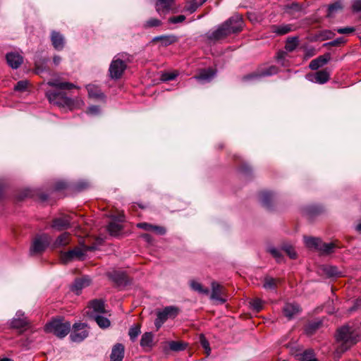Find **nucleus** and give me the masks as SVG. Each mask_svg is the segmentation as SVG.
Wrapping results in <instances>:
<instances>
[{
    "mask_svg": "<svg viewBox=\"0 0 361 361\" xmlns=\"http://www.w3.org/2000/svg\"><path fill=\"white\" fill-rule=\"evenodd\" d=\"M47 85L50 87L56 88V90L46 91V97L51 104L59 106L68 107L71 109L74 105V101L66 96L63 92L59 91L63 90H71L75 88L76 86L69 82H59V80H50L47 82Z\"/></svg>",
    "mask_w": 361,
    "mask_h": 361,
    "instance_id": "f257e3e1",
    "label": "nucleus"
},
{
    "mask_svg": "<svg viewBox=\"0 0 361 361\" xmlns=\"http://www.w3.org/2000/svg\"><path fill=\"white\" fill-rule=\"evenodd\" d=\"M336 337L339 343L336 353L341 354L357 343L359 333L352 326H344L338 329Z\"/></svg>",
    "mask_w": 361,
    "mask_h": 361,
    "instance_id": "f03ea898",
    "label": "nucleus"
},
{
    "mask_svg": "<svg viewBox=\"0 0 361 361\" xmlns=\"http://www.w3.org/2000/svg\"><path fill=\"white\" fill-rule=\"evenodd\" d=\"M133 61V56L127 53H120L116 55L111 61L109 72L111 79H120L127 68L128 64Z\"/></svg>",
    "mask_w": 361,
    "mask_h": 361,
    "instance_id": "7ed1b4c3",
    "label": "nucleus"
},
{
    "mask_svg": "<svg viewBox=\"0 0 361 361\" xmlns=\"http://www.w3.org/2000/svg\"><path fill=\"white\" fill-rule=\"evenodd\" d=\"M71 326L69 322L55 319L46 325V331L53 333L57 337L63 338L70 332Z\"/></svg>",
    "mask_w": 361,
    "mask_h": 361,
    "instance_id": "20e7f679",
    "label": "nucleus"
},
{
    "mask_svg": "<svg viewBox=\"0 0 361 361\" xmlns=\"http://www.w3.org/2000/svg\"><path fill=\"white\" fill-rule=\"evenodd\" d=\"M50 242L48 235H37L32 240V245L30 249V255L40 254L43 252L47 247Z\"/></svg>",
    "mask_w": 361,
    "mask_h": 361,
    "instance_id": "39448f33",
    "label": "nucleus"
},
{
    "mask_svg": "<svg viewBox=\"0 0 361 361\" xmlns=\"http://www.w3.org/2000/svg\"><path fill=\"white\" fill-rule=\"evenodd\" d=\"M93 246H84V250L80 247H75L74 249L61 253V260L63 263L67 264L73 259L78 258L80 259L84 255V251H92L94 250Z\"/></svg>",
    "mask_w": 361,
    "mask_h": 361,
    "instance_id": "423d86ee",
    "label": "nucleus"
},
{
    "mask_svg": "<svg viewBox=\"0 0 361 361\" xmlns=\"http://www.w3.org/2000/svg\"><path fill=\"white\" fill-rule=\"evenodd\" d=\"M87 325L85 323H75L73 326V331L71 334V338L74 342H81L88 336Z\"/></svg>",
    "mask_w": 361,
    "mask_h": 361,
    "instance_id": "0eeeda50",
    "label": "nucleus"
},
{
    "mask_svg": "<svg viewBox=\"0 0 361 361\" xmlns=\"http://www.w3.org/2000/svg\"><path fill=\"white\" fill-rule=\"evenodd\" d=\"M109 279L118 287L126 286L130 283L129 277L127 274L121 271H112L106 274Z\"/></svg>",
    "mask_w": 361,
    "mask_h": 361,
    "instance_id": "6e6552de",
    "label": "nucleus"
},
{
    "mask_svg": "<svg viewBox=\"0 0 361 361\" xmlns=\"http://www.w3.org/2000/svg\"><path fill=\"white\" fill-rule=\"evenodd\" d=\"M231 35L225 22L221 24L216 30L207 33V39L210 41H218L223 39Z\"/></svg>",
    "mask_w": 361,
    "mask_h": 361,
    "instance_id": "1a4fd4ad",
    "label": "nucleus"
},
{
    "mask_svg": "<svg viewBox=\"0 0 361 361\" xmlns=\"http://www.w3.org/2000/svg\"><path fill=\"white\" fill-rule=\"evenodd\" d=\"M307 78L312 82L324 84L330 79V71L327 68L322 69L315 73L307 74Z\"/></svg>",
    "mask_w": 361,
    "mask_h": 361,
    "instance_id": "9d476101",
    "label": "nucleus"
},
{
    "mask_svg": "<svg viewBox=\"0 0 361 361\" xmlns=\"http://www.w3.org/2000/svg\"><path fill=\"white\" fill-rule=\"evenodd\" d=\"M211 299L216 301L217 304H224L227 300L224 287L215 281L212 283Z\"/></svg>",
    "mask_w": 361,
    "mask_h": 361,
    "instance_id": "9b49d317",
    "label": "nucleus"
},
{
    "mask_svg": "<svg viewBox=\"0 0 361 361\" xmlns=\"http://www.w3.org/2000/svg\"><path fill=\"white\" fill-rule=\"evenodd\" d=\"M227 23L228 30L231 34L237 33L243 30V17L238 14H235L225 21Z\"/></svg>",
    "mask_w": 361,
    "mask_h": 361,
    "instance_id": "f8f14e48",
    "label": "nucleus"
},
{
    "mask_svg": "<svg viewBox=\"0 0 361 361\" xmlns=\"http://www.w3.org/2000/svg\"><path fill=\"white\" fill-rule=\"evenodd\" d=\"M71 218L68 215H63L52 221L51 227L57 231L66 230L70 227Z\"/></svg>",
    "mask_w": 361,
    "mask_h": 361,
    "instance_id": "ddd939ff",
    "label": "nucleus"
},
{
    "mask_svg": "<svg viewBox=\"0 0 361 361\" xmlns=\"http://www.w3.org/2000/svg\"><path fill=\"white\" fill-rule=\"evenodd\" d=\"M216 70L212 68L200 70L199 73L194 78L199 81L210 82L216 75Z\"/></svg>",
    "mask_w": 361,
    "mask_h": 361,
    "instance_id": "4468645a",
    "label": "nucleus"
},
{
    "mask_svg": "<svg viewBox=\"0 0 361 361\" xmlns=\"http://www.w3.org/2000/svg\"><path fill=\"white\" fill-rule=\"evenodd\" d=\"M51 42L54 48L61 51L65 46V38L62 34L57 31H52L51 33Z\"/></svg>",
    "mask_w": 361,
    "mask_h": 361,
    "instance_id": "2eb2a0df",
    "label": "nucleus"
},
{
    "mask_svg": "<svg viewBox=\"0 0 361 361\" xmlns=\"http://www.w3.org/2000/svg\"><path fill=\"white\" fill-rule=\"evenodd\" d=\"M301 311L300 307L296 303H286L283 307V313L288 319H291L293 317L299 314Z\"/></svg>",
    "mask_w": 361,
    "mask_h": 361,
    "instance_id": "dca6fc26",
    "label": "nucleus"
},
{
    "mask_svg": "<svg viewBox=\"0 0 361 361\" xmlns=\"http://www.w3.org/2000/svg\"><path fill=\"white\" fill-rule=\"evenodd\" d=\"M8 64L14 69L18 68L23 62V56L18 53L10 52L6 56Z\"/></svg>",
    "mask_w": 361,
    "mask_h": 361,
    "instance_id": "f3484780",
    "label": "nucleus"
},
{
    "mask_svg": "<svg viewBox=\"0 0 361 361\" xmlns=\"http://www.w3.org/2000/svg\"><path fill=\"white\" fill-rule=\"evenodd\" d=\"M27 325V319L24 317V314L20 311L16 313V317H14L11 322V327L16 329H25Z\"/></svg>",
    "mask_w": 361,
    "mask_h": 361,
    "instance_id": "a211bd4d",
    "label": "nucleus"
},
{
    "mask_svg": "<svg viewBox=\"0 0 361 361\" xmlns=\"http://www.w3.org/2000/svg\"><path fill=\"white\" fill-rule=\"evenodd\" d=\"M90 284V279L87 276H85L75 280L73 284L71 286V290L77 295H79L81 290L83 288L88 286Z\"/></svg>",
    "mask_w": 361,
    "mask_h": 361,
    "instance_id": "6ab92c4d",
    "label": "nucleus"
},
{
    "mask_svg": "<svg viewBox=\"0 0 361 361\" xmlns=\"http://www.w3.org/2000/svg\"><path fill=\"white\" fill-rule=\"evenodd\" d=\"M124 346L121 343L114 345L110 355L111 361H122L124 357Z\"/></svg>",
    "mask_w": 361,
    "mask_h": 361,
    "instance_id": "aec40b11",
    "label": "nucleus"
},
{
    "mask_svg": "<svg viewBox=\"0 0 361 361\" xmlns=\"http://www.w3.org/2000/svg\"><path fill=\"white\" fill-rule=\"evenodd\" d=\"M161 42L164 47L169 46L178 41V37L174 35H160L153 38L152 42Z\"/></svg>",
    "mask_w": 361,
    "mask_h": 361,
    "instance_id": "412c9836",
    "label": "nucleus"
},
{
    "mask_svg": "<svg viewBox=\"0 0 361 361\" xmlns=\"http://www.w3.org/2000/svg\"><path fill=\"white\" fill-rule=\"evenodd\" d=\"M330 59L329 54L319 56L315 59H313L309 65L310 69L316 71L320 67H322L328 63Z\"/></svg>",
    "mask_w": 361,
    "mask_h": 361,
    "instance_id": "4be33fe9",
    "label": "nucleus"
},
{
    "mask_svg": "<svg viewBox=\"0 0 361 361\" xmlns=\"http://www.w3.org/2000/svg\"><path fill=\"white\" fill-rule=\"evenodd\" d=\"M174 0H156L155 7L159 13H167L171 9Z\"/></svg>",
    "mask_w": 361,
    "mask_h": 361,
    "instance_id": "5701e85b",
    "label": "nucleus"
},
{
    "mask_svg": "<svg viewBox=\"0 0 361 361\" xmlns=\"http://www.w3.org/2000/svg\"><path fill=\"white\" fill-rule=\"evenodd\" d=\"M294 30L293 25L290 24H285L280 25H272L271 30L273 32L276 33L278 35H283L289 33L290 32Z\"/></svg>",
    "mask_w": 361,
    "mask_h": 361,
    "instance_id": "b1692460",
    "label": "nucleus"
},
{
    "mask_svg": "<svg viewBox=\"0 0 361 361\" xmlns=\"http://www.w3.org/2000/svg\"><path fill=\"white\" fill-rule=\"evenodd\" d=\"M259 72H260L261 76L267 77L276 74L279 72V68L276 66H263L258 68Z\"/></svg>",
    "mask_w": 361,
    "mask_h": 361,
    "instance_id": "393cba45",
    "label": "nucleus"
},
{
    "mask_svg": "<svg viewBox=\"0 0 361 361\" xmlns=\"http://www.w3.org/2000/svg\"><path fill=\"white\" fill-rule=\"evenodd\" d=\"M260 201L262 204L267 207L269 208L271 206V202L274 200V195L269 191H263L260 194Z\"/></svg>",
    "mask_w": 361,
    "mask_h": 361,
    "instance_id": "a878e982",
    "label": "nucleus"
},
{
    "mask_svg": "<svg viewBox=\"0 0 361 361\" xmlns=\"http://www.w3.org/2000/svg\"><path fill=\"white\" fill-rule=\"evenodd\" d=\"M336 247L338 246L335 243H326L321 240L318 250L322 254L328 255L334 252Z\"/></svg>",
    "mask_w": 361,
    "mask_h": 361,
    "instance_id": "bb28decb",
    "label": "nucleus"
},
{
    "mask_svg": "<svg viewBox=\"0 0 361 361\" xmlns=\"http://www.w3.org/2000/svg\"><path fill=\"white\" fill-rule=\"evenodd\" d=\"M87 89L88 91V94L90 97L95 99H102L104 97V95L101 90L94 85H87Z\"/></svg>",
    "mask_w": 361,
    "mask_h": 361,
    "instance_id": "cd10ccee",
    "label": "nucleus"
},
{
    "mask_svg": "<svg viewBox=\"0 0 361 361\" xmlns=\"http://www.w3.org/2000/svg\"><path fill=\"white\" fill-rule=\"evenodd\" d=\"M169 346L171 350L178 352L185 350L188 346V343L183 341H172L169 342Z\"/></svg>",
    "mask_w": 361,
    "mask_h": 361,
    "instance_id": "c85d7f7f",
    "label": "nucleus"
},
{
    "mask_svg": "<svg viewBox=\"0 0 361 361\" xmlns=\"http://www.w3.org/2000/svg\"><path fill=\"white\" fill-rule=\"evenodd\" d=\"M90 307L97 313H105L104 302L102 300H93L90 302Z\"/></svg>",
    "mask_w": 361,
    "mask_h": 361,
    "instance_id": "c756f323",
    "label": "nucleus"
},
{
    "mask_svg": "<svg viewBox=\"0 0 361 361\" xmlns=\"http://www.w3.org/2000/svg\"><path fill=\"white\" fill-rule=\"evenodd\" d=\"M153 343V334L151 332H145L141 338L140 345L142 348H151Z\"/></svg>",
    "mask_w": 361,
    "mask_h": 361,
    "instance_id": "7c9ffc66",
    "label": "nucleus"
},
{
    "mask_svg": "<svg viewBox=\"0 0 361 361\" xmlns=\"http://www.w3.org/2000/svg\"><path fill=\"white\" fill-rule=\"evenodd\" d=\"M304 241L307 247L318 250L321 240L317 238L305 236Z\"/></svg>",
    "mask_w": 361,
    "mask_h": 361,
    "instance_id": "2f4dec72",
    "label": "nucleus"
},
{
    "mask_svg": "<svg viewBox=\"0 0 361 361\" xmlns=\"http://www.w3.org/2000/svg\"><path fill=\"white\" fill-rule=\"evenodd\" d=\"M279 283V279L266 276L264 279L263 287L266 289L275 290Z\"/></svg>",
    "mask_w": 361,
    "mask_h": 361,
    "instance_id": "473e14b6",
    "label": "nucleus"
},
{
    "mask_svg": "<svg viewBox=\"0 0 361 361\" xmlns=\"http://www.w3.org/2000/svg\"><path fill=\"white\" fill-rule=\"evenodd\" d=\"M190 286L193 290L201 294L208 295L209 293V290L207 288H204L200 283L194 280L190 281Z\"/></svg>",
    "mask_w": 361,
    "mask_h": 361,
    "instance_id": "72a5a7b5",
    "label": "nucleus"
},
{
    "mask_svg": "<svg viewBox=\"0 0 361 361\" xmlns=\"http://www.w3.org/2000/svg\"><path fill=\"white\" fill-rule=\"evenodd\" d=\"M299 39L298 37H288L286 40L285 49L286 51L291 52L294 51L298 47Z\"/></svg>",
    "mask_w": 361,
    "mask_h": 361,
    "instance_id": "f704fd0d",
    "label": "nucleus"
},
{
    "mask_svg": "<svg viewBox=\"0 0 361 361\" xmlns=\"http://www.w3.org/2000/svg\"><path fill=\"white\" fill-rule=\"evenodd\" d=\"M122 228L123 226L116 222H111L107 227L108 231L113 236H118L121 232Z\"/></svg>",
    "mask_w": 361,
    "mask_h": 361,
    "instance_id": "c9c22d12",
    "label": "nucleus"
},
{
    "mask_svg": "<svg viewBox=\"0 0 361 361\" xmlns=\"http://www.w3.org/2000/svg\"><path fill=\"white\" fill-rule=\"evenodd\" d=\"M323 270L329 277H338L341 276V271L334 266H326Z\"/></svg>",
    "mask_w": 361,
    "mask_h": 361,
    "instance_id": "e433bc0d",
    "label": "nucleus"
},
{
    "mask_svg": "<svg viewBox=\"0 0 361 361\" xmlns=\"http://www.w3.org/2000/svg\"><path fill=\"white\" fill-rule=\"evenodd\" d=\"M300 361H318L314 351L311 349L305 350L300 357Z\"/></svg>",
    "mask_w": 361,
    "mask_h": 361,
    "instance_id": "4c0bfd02",
    "label": "nucleus"
},
{
    "mask_svg": "<svg viewBox=\"0 0 361 361\" xmlns=\"http://www.w3.org/2000/svg\"><path fill=\"white\" fill-rule=\"evenodd\" d=\"M199 7L200 5L196 0H188L184 6L183 11L189 13H193Z\"/></svg>",
    "mask_w": 361,
    "mask_h": 361,
    "instance_id": "58836bf2",
    "label": "nucleus"
},
{
    "mask_svg": "<svg viewBox=\"0 0 361 361\" xmlns=\"http://www.w3.org/2000/svg\"><path fill=\"white\" fill-rule=\"evenodd\" d=\"M94 321L97 322L98 326L102 329H106L111 324L109 319L102 315H95Z\"/></svg>",
    "mask_w": 361,
    "mask_h": 361,
    "instance_id": "ea45409f",
    "label": "nucleus"
},
{
    "mask_svg": "<svg viewBox=\"0 0 361 361\" xmlns=\"http://www.w3.org/2000/svg\"><path fill=\"white\" fill-rule=\"evenodd\" d=\"M70 242V235L68 233H63L60 235L55 241L56 246H65Z\"/></svg>",
    "mask_w": 361,
    "mask_h": 361,
    "instance_id": "a19ab883",
    "label": "nucleus"
},
{
    "mask_svg": "<svg viewBox=\"0 0 361 361\" xmlns=\"http://www.w3.org/2000/svg\"><path fill=\"white\" fill-rule=\"evenodd\" d=\"M163 311L164 312L166 317L169 318H175L179 313L180 310L177 307L174 306H168L166 307Z\"/></svg>",
    "mask_w": 361,
    "mask_h": 361,
    "instance_id": "79ce46f5",
    "label": "nucleus"
},
{
    "mask_svg": "<svg viewBox=\"0 0 361 361\" xmlns=\"http://www.w3.org/2000/svg\"><path fill=\"white\" fill-rule=\"evenodd\" d=\"M261 78H262V76H261L260 72H259V70L257 68L255 71L243 75L241 78V80L243 82H249V81H252V80H259Z\"/></svg>",
    "mask_w": 361,
    "mask_h": 361,
    "instance_id": "37998d69",
    "label": "nucleus"
},
{
    "mask_svg": "<svg viewBox=\"0 0 361 361\" xmlns=\"http://www.w3.org/2000/svg\"><path fill=\"white\" fill-rule=\"evenodd\" d=\"M140 324H135L129 329L128 335L132 341H135L140 334Z\"/></svg>",
    "mask_w": 361,
    "mask_h": 361,
    "instance_id": "c03bdc74",
    "label": "nucleus"
},
{
    "mask_svg": "<svg viewBox=\"0 0 361 361\" xmlns=\"http://www.w3.org/2000/svg\"><path fill=\"white\" fill-rule=\"evenodd\" d=\"M200 343L202 347L205 350V352L207 354V355H209V353L211 352L209 343L204 334L200 335Z\"/></svg>",
    "mask_w": 361,
    "mask_h": 361,
    "instance_id": "a18cd8bd",
    "label": "nucleus"
},
{
    "mask_svg": "<svg viewBox=\"0 0 361 361\" xmlns=\"http://www.w3.org/2000/svg\"><path fill=\"white\" fill-rule=\"evenodd\" d=\"M263 304V301L259 298H255L250 302L252 309L257 312H259L262 310Z\"/></svg>",
    "mask_w": 361,
    "mask_h": 361,
    "instance_id": "49530a36",
    "label": "nucleus"
},
{
    "mask_svg": "<svg viewBox=\"0 0 361 361\" xmlns=\"http://www.w3.org/2000/svg\"><path fill=\"white\" fill-rule=\"evenodd\" d=\"M321 326L320 322H314L310 323L305 328V331L307 334H312Z\"/></svg>",
    "mask_w": 361,
    "mask_h": 361,
    "instance_id": "de8ad7c7",
    "label": "nucleus"
},
{
    "mask_svg": "<svg viewBox=\"0 0 361 361\" xmlns=\"http://www.w3.org/2000/svg\"><path fill=\"white\" fill-rule=\"evenodd\" d=\"M342 8L341 5L339 2H335L332 4H330L328 7V16H331L335 13L338 12L339 10Z\"/></svg>",
    "mask_w": 361,
    "mask_h": 361,
    "instance_id": "09e8293b",
    "label": "nucleus"
},
{
    "mask_svg": "<svg viewBox=\"0 0 361 361\" xmlns=\"http://www.w3.org/2000/svg\"><path fill=\"white\" fill-rule=\"evenodd\" d=\"M161 25V21L160 20L157 18H150L145 23L144 27L145 28H149L153 27H159Z\"/></svg>",
    "mask_w": 361,
    "mask_h": 361,
    "instance_id": "8fccbe9b",
    "label": "nucleus"
},
{
    "mask_svg": "<svg viewBox=\"0 0 361 361\" xmlns=\"http://www.w3.org/2000/svg\"><path fill=\"white\" fill-rule=\"evenodd\" d=\"M287 9L292 10L295 12H299L305 8V6L303 4H300L298 2H293L290 4H288L286 6Z\"/></svg>",
    "mask_w": 361,
    "mask_h": 361,
    "instance_id": "3c124183",
    "label": "nucleus"
},
{
    "mask_svg": "<svg viewBox=\"0 0 361 361\" xmlns=\"http://www.w3.org/2000/svg\"><path fill=\"white\" fill-rule=\"evenodd\" d=\"M268 251L272 255V256L277 260L278 262H280L283 259V255L281 251L276 248L270 247L269 248Z\"/></svg>",
    "mask_w": 361,
    "mask_h": 361,
    "instance_id": "603ef678",
    "label": "nucleus"
},
{
    "mask_svg": "<svg viewBox=\"0 0 361 361\" xmlns=\"http://www.w3.org/2000/svg\"><path fill=\"white\" fill-rule=\"evenodd\" d=\"M27 85H28L27 80H20L15 85L14 90L16 91L23 92L27 89Z\"/></svg>",
    "mask_w": 361,
    "mask_h": 361,
    "instance_id": "864d4df0",
    "label": "nucleus"
},
{
    "mask_svg": "<svg viewBox=\"0 0 361 361\" xmlns=\"http://www.w3.org/2000/svg\"><path fill=\"white\" fill-rule=\"evenodd\" d=\"M283 250H285L286 254L290 257V259H295L297 257V254L292 246H285L283 247Z\"/></svg>",
    "mask_w": 361,
    "mask_h": 361,
    "instance_id": "5fc2aeb1",
    "label": "nucleus"
},
{
    "mask_svg": "<svg viewBox=\"0 0 361 361\" xmlns=\"http://www.w3.org/2000/svg\"><path fill=\"white\" fill-rule=\"evenodd\" d=\"M177 75L176 73H164L161 75V79L163 81H170L174 80Z\"/></svg>",
    "mask_w": 361,
    "mask_h": 361,
    "instance_id": "6e6d98bb",
    "label": "nucleus"
},
{
    "mask_svg": "<svg viewBox=\"0 0 361 361\" xmlns=\"http://www.w3.org/2000/svg\"><path fill=\"white\" fill-rule=\"evenodd\" d=\"M185 20V16L183 15H180L177 16H172L169 18V22L170 23L176 24L178 23H182Z\"/></svg>",
    "mask_w": 361,
    "mask_h": 361,
    "instance_id": "4d7b16f0",
    "label": "nucleus"
},
{
    "mask_svg": "<svg viewBox=\"0 0 361 361\" xmlns=\"http://www.w3.org/2000/svg\"><path fill=\"white\" fill-rule=\"evenodd\" d=\"M334 35L335 34L333 32L327 30L322 31L319 35L323 40L331 39Z\"/></svg>",
    "mask_w": 361,
    "mask_h": 361,
    "instance_id": "13d9d810",
    "label": "nucleus"
},
{
    "mask_svg": "<svg viewBox=\"0 0 361 361\" xmlns=\"http://www.w3.org/2000/svg\"><path fill=\"white\" fill-rule=\"evenodd\" d=\"M339 34H350L355 31V28L353 27H341L336 30Z\"/></svg>",
    "mask_w": 361,
    "mask_h": 361,
    "instance_id": "bf43d9fd",
    "label": "nucleus"
},
{
    "mask_svg": "<svg viewBox=\"0 0 361 361\" xmlns=\"http://www.w3.org/2000/svg\"><path fill=\"white\" fill-rule=\"evenodd\" d=\"M152 231H153L159 235H164L166 232V230L163 226L153 225Z\"/></svg>",
    "mask_w": 361,
    "mask_h": 361,
    "instance_id": "052dcab7",
    "label": "nucleus"
},
{
    "mask_svg": "<svg viewBox=\"0 0 361 361\" xmlns=\"http://www.w3.org/2000/svg\"><path fill=\"white\" fill-rule=\"evenodd\" d=\"M352 8L354 12L361 13V0H353Z\"/></svg>",
    "mask_w": 361,
    "mask_h": 361,
    "instance_id": "680f3d73",
    "label": "nucleus"
},
{
    "mask_svg": "<svg viewBox=\"0 0 361 361\" xmlns=\"http://www.w3.org/2000/svg\"><path fill=\"white\" fill-rule=\"evenodd\" d=\"M137 226L140 228L145 230V231H152L153 225L148 224V223L142 222V223L137 224Z\"/></svg>",
    "mask_w": 361,
    "mask_h": 361,
    "instance_id": "e2e57ef3",
    "label": "nucleus"
},
{
    "mask_svg": "<svg viewBox=\"0 0 361 361\" xmlns=\"http://www.w3.org/2000/svg\"><path fill=\"white\" fill-rule=\"evenodd\" d=\"M99 107L98 106H90L87 109V113L91 115H96L99 113Z\"/></svg>",
    "mask_w": 361,
    "mask_h": 361,
    "instance_id": "0e129e2a",
    "label": "nucleus"
},
{
    "mask_svg": "<svg viewBox=\"0 0 361 361\" xmlns=\"http://www.w3.org/2000/svg\"><path fill=\"white\" fill-rule=\"evenodd\" d=\"M67 188V184L63 182V181H59L57 183H56L55 185H54V188L56 190H64Z\"/></svg>",
    "mask_w": 361,
    "mask_h": 361,
    "instance_id": "69168bd1",
    "label": "nucleus"
},
{
    "mask_svg": "<svg viewBox=\"0 0 361 361\" xmlns=\"http://www.w3.org/2000/svg\"><path fill=\"white\" fill-rule=\"evenodd\" d=\"M240 171L243 173L248 174L251 172V168L247 164H243L240 169Z\"/></svg>",
    "mask_w": 361,
    "mask_h": 361,
    "instance_id": "338daca9",
    "label": "nucleus"
},
{
    "mask_svg": "<svg viewBox=\"0 0 361 361\" xmlns=\"http://www.w3.org/2000/svg\"><path fill=\"white\" fill-rule=\"evenodd\" d=\"M344 43V39L342 37L337 38L329 43L331 46L336 47L339 46L340 44Z\"/></svg>",
    "mask_w": 361,
    "mask_h": 361,
    "instance_id": "774afa93",
    "label": "nucleus"
}]
</instances>
